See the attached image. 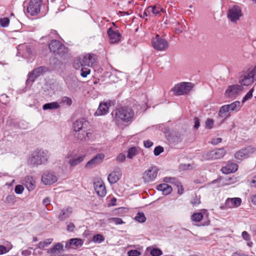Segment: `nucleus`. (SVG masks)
<instances>
[{
    "label": "nucleus",
    "mask_w": 256,
    "mask_h": 256,
    "mask_svg": "<svg viewBox=\"0 0 256 256\" xmlns=\"http://www.w3.org/2000/svg\"><path fill=\"white\" fill-rule=\"evenodd\" d=\"M104 158V154L100 153L97 154L94 157L86 162V167L92 168L94 166L100 164Z\"/></svg>",
    "instance_id": "19"
},
{
    "label": "nucleus",
    "mask_w": 256,
    "mask_h": 256,
    "mask_svg": "<svg viewBox=\"0 0 256 256\" xmlns=\"http://www.w3.org/2000/svg\"><path fill=\"white\" fill-rule=\"evenodd\" d=\"M158 169L156 166L150 168L145 172L148 181H153L156 178Z\"/></svg>",
    "instance_id": "25"
},
{
    "label": "nucleus",
    "mask_w": 256,
    "mask_h": 256,
    "mask_svg": "<svg viewBox=\"0 0 256 256\" xmlns=\"http://www.w3.org/2000/svg\"><path fill=\"white\" fill-rule=\"evenodd\" d=\"M60 38V35L58 33L57 31L54 30H51L50 34L46 36H45L42 37V38H48V39L54 40V38Z\"/></svg>",
    "instance_id": "34"
},
{
    "label": "nucleus",
    "mask_w": 256,
    "mask_h": 256,
    "mask_svg": "<svg viewBox=\"0 0 256 256\" xmlns=\"http://www.w3.org/2000/svg\"><path fill=\"white\" fill-rule=\"evenodd\" d=\"M49 154L47 150L37 148L33 151L28 159V164L31 167H37L44 164L48 162Z\"/></svg>",
    "instance_id": "1"
},
{
    "label": "nucleus",
    "mask_w": 256,
    "mask_h": 256,
    "mask_svg": "<svg viewBox=\"0 0 256 256\" xmlns=\"http://www.w3.org/2000/svg\"><path fill=\"white\" fill-rule=\"evenodd\" d=\"M94 190L100 197H104L106 194V188L104 182L102 180H98L94 182Z\"/></svg>",
    "instance_id": "18"
},
{
    "label": "nucleus",
    "mask_w": 256,
    "mask_h": 256,
    "mask_svg": "<svg viewBox=\"0 0 256 256\" xmlns=\"http://www.w3.org/2000/svg\"><path fill=\"white\" fill-rule=\"evenodd\" d=\"M192 86V83L182 82L176 84L172 89L176 96L184 94L190 92Z\"/></svg>",
    "instance_id": "8"
},
{
    "label": "nucleus",
    "mask_w": 256,
    "mask_h": 256,
    "mask_svg": "<svg viewBox=\"0 0 256 256\" xmlns=\"http://www.w3.org/2000/svg\"><path fill=\"white\" fill-rule=\"evenodd\" d=\"M48 45L50 52L60 58H64L68 52V48L57 40H52Z\"/></svg>",
    "instance_id": "3"
},
{
    "label": "nucleus",
    "mask_w": 256,
    "mask_h": 256,
    "mask_svg": "<svg viewBox=\"0 0 256 256\" xmlns=\"http://www.w3.org/2000/svg\"><path fill=\"white\" fill-rule=\"evenodd\" d=\"M104 236L100 234H97L93 236V241L95 242L101 243L104 242Z\"/></svg>",
    "instance_id": "46"
},
{
    "label": "nucleus",
    "mask_w": 256,
    "mask_h": 256,
    "mask_svg": "<svg viewBox=\"0 0 256 256\" xmlns=\"http://www.w3.org/2000/svg\"><path fill=\"white\" fill-rule=\"evenodd\" d=\"M141 253L136 250H131L128 252V256H140Z\"/></svg>",
    "instance_id": "51"
},
{
    "label": "nucleus",
    "mask_w": 256,
    "mask_h": 256,
    "mask_svg": "<svg viewBox=\"0 0 256 256\" xmlns=\"http://www.w3.org/2000/svg\"><path fill=\"white\" fill-rule=\"evenodd\" d=\"M207 156L209 158L216 160L224 156V150L223 148H218L208 152Z\"/></svg>",
    "instance_id": "22"
},
{
    "label": "nucleus",
    "mask_w": 256,
    "mask_h": 256,
    "mask_svg": "<svg viewBox=\"0 0 256 256\" xmlns=\"http://www.w3.org/2000/svg\"><path fill=\"white\" fill-rule=\"evenodd\" d=\"M242 203V200L239 198H228L225 202V208H237Z\"/></svg>",
    "instance_id": "21"
},
{
    "label": "nucleus",
    "mask_w": 256,
    "mask_h": 256,
    "mask_svg": "<svg viewBox=\"0 0 256 256\" xmlns=\"http://www.w3.org/2000/svg\"><path fill=\"white\" fill-rule=\"evenodd\" d=\"M156 189L158 190L162 191L164 195H168L172 192V188L170 186L166 184H162L156 186Z\"/></svg>",
    "instance_id": "26"
},
{
    "label": "nucleus",
    "mask_w": 256,
    "mask_h": 256,
    "mask_svg": "<svg viewBox=\"0 0 256 256\" xmlns=\"http://www.w3.org/2000/svg\"><path fill=\"white\" fill-rule=\"evenodd\" d=\"M53 241V238H50L45 240L42 242H40L38 244L36 245V248L43 250L46 246H48Z\"/></svg>",
    "instance_id": "33"
},
{
    "label": "nucleus",
    "mask_w": 256,
    "mask_h": 256,
    "mask_svg": "<svg viewBox=\"0 0 256 256\" xmlns=\"http://www.w3.org/2000/svg\"><path fill=\"white\" fill-rule=\"evenodd\" d=\"M256 80V76L250 72L240 76L239 79V83L240 85L248 86L252 84L254 80Z\"/></svg>",
    "instance_id": "11"
},
{
    "label": "nucleus",
    "mask_w": 256,
    "mask_h": 256,
    "mask_svg": "<svg viewBox=\"0 0 256 256\" xmlns=\"http://www.w3.org/2000/svg\"><path fill=\"white\" fill-rule=\"evenodd\" d=\"M16 202V196L14 194L8 195L6 197V202L10 205H12Z\"/></svg>",
    "instance_id": "40"
},
{
    "label": "nucleus",
    "mask_w": 256,
    "mask_h": 256,
    "mask_svg": "<svg viewBox=\"0 0 256 256\" xmlns=\"http://www.w3.org/2000/svg\"><path fill=\"white\" fill-rule=\"evenodd\" d=\"M8 250L5 246L0 245V255L6 253Z\"/></svg>",
    "instance_id": "63"
},
{
    "label": "nucleus",
    "mask_w": 256,
    "mask_h": 256,
    "mask_svg": "<svg viewBox=\"0 0 256 256\" xmlns=\"http://www.w3.org/2000/svg\"><path fill=\"white\" fill-rule=\"evenodd\" d=\"M138 153V150L136 147H132L128 150L127 158L132 159L136 156Z\"/></svg>",
    "instance_id": "35"
},
{
    "label": "nucleus",
    "mask_w": 256,
    "mask_h": 256,
    "mask_svg": "<svg viewBox=\"0 0 256 256\" xmlns=\"http://www.w3.org/2000/svg\"><path fill=\"white\" fill-rule=\"evenodd\" d=\"M89 126L90 122L86 118H80L74 123L73 128L76 132L82 130L84 132Z\"/></svg>",
    "instance_id": "10"
},
{
    "label": "nucleus",
    "mask_w": 256,
    "mask_h": 256,
    "mask_svg": "<svg viewBox=\"0 0 256 256\" xmlns=\"http://www.w3.org/2000/svg\"><path fill=\"white\" fill-rule=\"evenodd\" d=\"M26 185L28 191H32L35 188V181L30 176H27L25 178Z\"/></svg>",
    "instance_id": "30"
},
{
    "label": "nucleus",
    "mask_w": 256,
    "mask_h": 256,
    "mask_svg": "<svg viewBox=\"0 0 256 256\" xmlns=\"http://www.w3.org/2000/svg\"><path fill=\"white\" fill-rule=\"evenodd\" d=\"M62 102L64 104H66L68 106H70L72 104V98L66 96L62 98Z\"/></svg>",
    "instance_id": "47"
},
{
    "label": "nucleus",
    "mask_w": 256,
    "mask_h": 256,
    "mask_svg": "<svg viewBox=\"0 0 256 256\" xmlns=\"http://www.w3.org/2000/svg\"><path fill=\"white\" fill-rule=\"evenodd\" d=\"M238 169V165L236 163L229 161L225 166V174L234 173Z\"/></svg>",
    "instance_id": "27"
},
{
    "label": "nucleus",
    "mask_w": 256,
    "mask_h": 256,
    "mask_svg": "<svg viewBox=\"0 0 256 256\" xmlns=\"http://www.w3.org/2000/svg\"><path fill=\"white\" fill-rule=\"evenodd\" d=\"M222 138H218L212 139L211 142L212 144L216 145V144H219L220 142H222Z\"/></svg>",
    "instance_id": "62"
},
{
    "label": "nucleus",
    "mask_w": 256,
    "mask_h": 256,
    "mask_svg": "<svg viewBox=\"0 0 256 256\" xmlns=\"http://www.w3.org/2000/svg\"><path fill=\"white\" fill-rule=\"evenodd\" d=\"M150 8H149V6H148L147 8L146 9L144 12H143V14H140L139 15V16L142 18H144L145 16H150Z\"/></svg>",
    "instance_id": "54"
},
{
    "label": "nucleus",
    "mask_w": 256,
    "mask_h": 256,
    "mask_svg": "<svg viewBox=\"0 0 256 256\" xmlns=\"http://www.w3.org/2000/svg\"><path fill=\"white\" fill-rule=\"evenodd\" d=\"M149 8H150V12H152L155 16H159L161 15V12H166L165 10L160 6H149Z\"/></svg>",
    "instance_id": "31"
},
{
    "label": "nucleus",
    "mask_w": 256,
    "mask_h": 256,
    "mask_svg": "<svg viewBox=\"0 0 256 256\" xmlns=\"http://www.w3.org/2000/svg\"><path fill=\"white\" fill-rule=\"evenodd\" d=\"M203 218V214L202 212L194 213L192 216V220L196 222H200Z\"/></svg>",
    "instance_id": "39"
},
{
    "label": "nucleus",
    "mask_w": 256,
    "mask_h": 256,
    "mask_svg": "<svg viewBox=\"0 0 256 256\" xmlns=\"http://www.w3.org/2000/svg\"><path fill=\"white\" fill-rule=\"evenodd\" d=\"M134 220L139 222H144L146 220V218L144 212H138L134 218Z\"/></svg>",
    "instance_id": "36"
},
{
    "label": "nucleus",
    "mask_w": 256,
    "mask_h": 256,
    "mask_svg": "<svg viewBox=\"0 0 256 256\" xmlns=\"http://www.w3.org/2000/svg\"><path fill=\"white\" fill-rule=\"evenodd\" d=\"M122 172L119 167L115 168L114 170L110 172L108 177V180L111 184H114L118 182L120 178Z\"/></svg>",
    "instance_id": "17"
},
{
    "label": "nucleus",
    "mask_w": 256,
    "mask_h": 256,
    "mask_svg": "<svg viewBox=\"0 0 256 256\" xmlns=\"http://www.w3.org/2000/svg\"><path fill=\"white\" fill-rule=\"evenodd\" d=\"M236 178L234 176H230L228 174H225V185L232 184L236 182Z\"/></svg>",
    "instance_id": "38"
},
{
    "label": "nucleus",
    "mask_w": 256,
    "mask_h": 256,
    "mask_svg": "<svg viewBox=\"0 0 256 256\" xmlns=\"http://www.w3.org/2000/svg\"><path fill=\"white\" fill-rule=\"evenodd\" d=\"M242 16L240 8L237 5L230 7L227 12V17L232 23L236 24Z\"/></svg>",
    "instance_id": "5"
},
{
    "label": "nucleus",
    "mask_w": 256,
    "mask_h": 256,
    "mask_svg": "<svg viewBox=\"0 0 256 256\" xmlns=\"http://www.w3.org/2000/svg\"><path fill=\"white\" fill-rule=\"evenodd\" d=\"M90 72V70L85 66H82L80 75L83 78H86Z\"/></svg>",
    "instance_id": "43"
},
{
    "label": "nucleus",
    "mask_w": 256,
    "mask_h": 256,
    "mask_svg": "<svg viewBox=\"0 0 256 256\" xmlns=\"http://www.w3.org/2000/svg\"><path fill=\"white\" fill-rule=\"evenodd\" d=\"M9 24L10 19L8 17L0 18V25L2 27H7L8 26Z\"/></svg>",
    "instance_id": "44"
},
{
    "label": "nucleus",
    "mask_w": 256,
    "mask_h": 256,
    "mask_svg": "<svg viewBox=\"0 0 256 256\" xmlns=\"http://www.w3.org/2000/svg\"><path fill=\"white\" fill-rule=\"evenodd\" d=\"M32 254V252L29 250H24L22 252V254L24 256H29Z\"/></svg>",
    "instance_id": "64"
},
{
    "label": "nucleus",
    "mask_w": 256,
    "mask_h": 256,
    "mask_svg": "<svg viewBox=\"0 0 256 256\" xmlns=\"http://www.w3.org/2000/svg\"><path fill=\"white\" fill-rule=\"evenodd\" d=\"M134 116V112L132 108L122 106L116 110L114 120L117 124L120 122H128L132 120Z\"/></svg>",
    "instance_id": "2"
},
{
    "label": "nucleus",
    "mask_w": 256,
    "mask_h": 256,
    "mask_svg": "<svg viewBox=\"0 0 256 256\" xmlns=\"http://www.w3.org/2000/svg\"><path fill=\"white\" fill-rule=\"evenodd\" d=\"M86 131L84 133H78V138L80 140H86Z\"/></svg>",
    "instance_id": "59"
},
{
    "label": "nucleus",
    "mask_w": 256,
    "mask_h": 256,
    "mask_svg": "<svg viewBox=\"0 0 256 256\" xmlns=\"http://www.w3.org/2000/svg\"><path fill=\"white\" fill-rule=\"evenodd\" d=\"M242 107L240 101H235L230 104L225 105V116L230 112H238Z\"/></svg>",
    "instance_id": "23"
},
{
    "label": "nucleus",
    "mask_w": 256,
    "mask_h": 256,
    "mask_svg": "<svg viewBox=\"0 0 256 256\" xmlns=\"http://www.w3.org/2000/svg\"><path fill=\"white\" fill-rule=\"evenodd\" d=\"M107 34L110 40V44H118L121 41L122 37V34L116 28H114L112 27L109 28L107 30Z\"/></svg>",
    "instance_id": "9"
},
{
    "label": "nucleus",
    "mask_w": 256,
    "mask_h": 256,
    "mask_svg": "<svg viewBox=\"0 0 256 256\" xmlns=\"http://www.w3.org/2000/svg\"><path fill=\"white\" fill-rule=\"evenodd\" d=\"M42 180L45 184H51L57 181V178L54 174L47 172L42 174Z\"/></svg>",
    "instance_id": "20"
},
{
    "label": "nucleus",
    "mask_w": 256,
    "mask_h": 256,
    "mask_svg": "<svg viewBox=\"0 0 256 256\" xmlns=\"http://www.w3.org/2000/svg\"><path fill=\"white\" fill-rule=\"evenodd\" d=\"M73 212V209L70 206H67L63 208L61 210V212L58 218L60 221H64L66 219L69 218L72 215Z\"/></svg>",
    "instance_id": "24"
},
{
    "label": "nucleus",
    "mask_w": 256,
    "mask_h": 256,
    "mask_svg": "<svg viewBox=\"0 0 256 256\" xmlns=\"http://www.w3.org/2000/svg\"><path fill=\"white\" fill-rule=\"evenodd\" d=\"M200 196H198L196 195L190 202L191 204L193 206H197L200 204Z\"/></svg>",
    "instance_id": "50"
},
{
    "label": "nucleus",
    "mask_w": 256,
    "mask_h": 256,
    "mask_svg": "<svg viewBox=\"0 0 256 256\" xmlns=\"http://www.w3.org/2000/svg\"><path fill=\"white\" fill-rule=\"evenodd\" d=\"M186 26L184 24H180V22H178L175 28V32L177 34H180L182 33L186 30Z\"/></svg>",
    "instance_id": "37"
},
{
    "label": "nucleus",
    "mask_w": 256,
    "mask_h": 256,
    "mask_svg": "<svg viewBox=\"0 0 256 256\" xmlns=\"http://www.w3.org/2000/svg\"><path fill=\"white\" fill-rule=\"evenodd\" d=\"M48 70V68L44 66H40L34 68L28 75V78L26 80V84H32L40 76L42 75Z\"/></svg>",
    "instance_id": "7"
},
{
    "label": "nucleus",
    "mask_w": 256,
    "mask_h": 256,
    "mask_svg": "<svg viewBox=\"0 0 256 256\" xmlns=\"http://www.w3.org/2000/svg\"><path fill=\"white\" fill-rule=\"evenodd\" d=\"M50 198L49 197L45 198L42 200V204L46 206H47L48 205L50 204Z\"/></svg>",
    "instance_id": "60"
},
{
    "label": "nucleus",
    "mask_w": 256,
    "mask_h": 256,
    "mask_svg": "<svg viewBox=\"0 0 256 256\" xmlns=\"http://www.w3.org/2000/svg\"><path fill=\"white\" fill-rule=\"evenodd\" d=\"M177 187L178 188V193L181 195L184 193V188L180 182H178Z\"/></svg>",
    "instance_id": "56"
},
{
    "label": "nucleus",
    "mask_w": 256,
    "mask_h": 256,
    "mask_svg": "<svg viewBox=\"0 0 256 256\" xmlns=\"http://www.w3.org/2000/svg\"><path fill=\"white\" fill-rule=\"evenodd\" d=\"M144 146L146 148H150L153 145V142L150 140H146L144 142Z\"/></svg>",
    "instance_id": "61"
},
{
    "label": "nucleus",
    "mask_w": 256,
    "mask_h": 256,
    "mask_svg": "<svg viewBox=\"0 0 256 256\" xmlns=\"http://www.w3.org/2000/svg\"><path fill=\"white\" fill-rule=\"evenodd\" d=\"M242 236L244 240L246 241H249L250 240V236L247 232H242Z\"/></svg>",
    "instance_id": "57"
},
{
    "label": "nucleus",
    "mask_w": 256,
    "mask_h": 256,
    "mask_svg": "<svg viewBox=\"0 0 256 256\" xmlns=\"http://www.w3.org/2000/svg\"><path fill=\"white\" fill-rule=\"evenodd\" d=\"M64 250V245L62 243L58 242L48 249L47 253L50 254V256H62Z\"/></svg>",
    "instance_id": "15"
},
{
    "label": "nucleus",
    "mask_w": 256,
    "mask_h": 256,
    "mask_svg": "<svg viewBox=\"0 0 256 256\" xmlns=\"http://www.w3.org/2000/svg\"><path fill=\"white\" fill-rule=\"evenodd\" d=\"M86 157V154H80L78 156H76V154H72L68 155V162L70 168H74L82 163Z\"/></svg>",
    "instance_id": "12"
},
{
    "label": "nucleus",
    "mask_w": 256,
    "mask_h": 256,
    "mask_svg": "<svg viewBox=\"0 0 256 256\" xmlns=\"http://www.w3.org/2000/svg\"><path fill=\"white\" fill-rule=\"evenodd\" d=\"M164 150V148L159 146H156L154 150V154L156 156H158L160 155L161 153H162Z\"/></svg>",
    "instance_id": "49"
},
{
    "label": "nucleus",
    "mask_w": 256,
    "mask_h": 256,
    "mask_svg": "<svg viewBox=\"0 0 256 256\" xmlns=\"http://www.w3.org/2000/svg\"><path fill=\"white\" fill-rule=\"evenodd\" d=\"M24 190V186L22 185L18 184L14 188L15 192L17 194H21Z\"/></svg>",
    "instance_id": "52"
},
{
    "label": "nucleus",
    "mask_w": 256,
    "mask_h": 256,
    "mask_svg": "<svg viewBox=\"0 0 256 256\" xmlns=\"http://www.w3.org/2000/svg\"><path fill=\"white\" fill-rule=\"evenodd\" d=\"M242 90L243 87L241 85L233 84L229 86L225 91V94H227L230 98H236Z\"/></svg>",
    "instance_id": "14"
},
{
    "label": "nucleus",
    "mask_w": 256,
    "mask_h": 256,
    "mask_svg": "<svg viewBox=\"0 0 256 256\" xmlns=\"http://www.w3.org/2000/svg\"><path fill=\"white\" fill-rule=\"evenodd\" d=\"M110 222H113L116 224H122L124 223L122 218H110L108 219Z\"/></svg>",
    "instance_id": "45"
},
{
    "label": "nucleus",
    "mask_w": 256,
    "mask_h": 256,
    "mask_svg": "<svg viewBox=\"0 0 256 256\" xmlns=\"http://www.w3.org/2000/svg\"><path fill=\"white\" fill-rule=\"evenodd\" d=\"M42 0H30L26 4L24 2V7L26 6V12L32 16L38 15L40 12L42 6Z\"/></svg>",
    "instance_id": "4"
},
{
    "label": "nucleus",
    "mask_w": 256,
    "mask_h": 256,
    "mask_svg": "<svg viewBox=\"0 0 256 256\" xmlns=\"http://www.w3.org/2000/svg\"><path fill=\"white\" fill-rule=\"evenodd\" d=\"M111 100L101 102L94 115L99 116L106 114L108 112L109 108L111 106Z\"/></svg>",
    "instance_id": "16"
},
{
    "label": "nucleus",
    "mask_w": 256,
    "mask_h": 256,
    "mask_svg": "<svg viewBox=\"0 0 256 256\" xmlns=\"http://www.w3.org/2000/svg\"><path fill=\"white\" fill-rule=\"evenodd\" d=\"M248 148H242L235 154L234 157L237 160H242L247 158L248 156Z\"/></svg>",
    "instance_id": "28"
},
{
    "label": "nucleus",
    "mask_w": 256,
    "mask_h": 256,
    "mask_svg": "<svg viewBox=\"0 0 256 256\" xmlns=\"http://www.w3.org/2000/svg\"><path fill=\"white\" fill-rule=\"evenodd\" d=\"M94 56H95L94 54H89L78 56L77 60L80 64L81 66H92L94 63L92 58Z\"/></svg>",
    "instance_id": "13"
},
{
    "label": "nucleus",
    "mask_w": 256,
    "mask_h": 256,
    "mask_svg": "<svg viewBox=\"0 0 256 256\" xmlns=\"http://www.w3.org/2000/svg\"><path fill=\"white\" fill-rule=\"evenodd\" d=\"M60 106L57 102H52L46 103L43 105L42 108L44 110H56L60 108Z\"/></svg>",
    "instance_id": "32"
},
{
    "label": "nucleus",
    "mask_w": 256,
    "mask_h": 256,
    "mask_svg": "<svg viewBox=\"0 0 256 256\" xmlns=\"http://www.w3.org/2000/svg\"><path fill=\"white\" fill-rule=\"evenodd\" d=\"M116 160L118 162H123L126 160V156L124 154L120 153L116 156Z\"/></svg>",
    "instance_id": "53"
},
{
    "label": "nucleus",
    "mask_w": 256,
    "mask_h": 256,
    "mask_svg": "<svg viewBox=\"0 0 256 256\" xmlns=\"http://www.w3.org/2000/svg\"><path fill=\"white\" fill-rule=\"evenodd\" d=\"M214 120L212 118H208L206 121V126L207 128L212 129L214 128Z\"/></svg>",
    "instance_id": "48"
},
{
    "label": "nucleus",
    "mask_w": 256,
    "mask_h": 256,
    "mask_svg": "<svg viewBox=\"0 0 256 256\" xmlns=\"http://www.w3.org/2000/svg\"><path fill=\"white\" fill-rule=\"evenodd\" d=\"M150 254L152 256H160L162 254V252L158 248H152L150 251Z\"/></svg>",
    "instance_id": "42"
},
{
    "label": "nucleus",
    "mask_w": 256,
    "mask_h": 256,
    "mask_svg": "<svg viewBox=\"0 0 256 256\" xmlns=\"http://www.w3.org/2000/svg\"><path fill=\"white\" fill-rule=\"evenodd\" d=\"M194 128L196 130L198 129L200 126V122L199 118L197 117H195L194 118Z\"/></svg>",
    "instance_id": "58"
},
{
    "label": "nucleus",
    "mask_w": 256,
    "mask_h": 256,
    "mask_svg": "<svg viewBox=\"0 0 256 256\" xmlns=\"http://www.w3.org/2000/svg\"><path fill=\"white\" fill-rule=\"evenodd\" d=\"M254 91V88H251L248 92L244 96L242 100V103H244L246 100L251 99L252 97V93Z\"/></svg>",
    "instance_id": "41"
},
{
    "label": "nucleus",
    "mask_w": 256,
    "mask_h": 256,
    "mask_svg": "<svg viewBox=\"0 0 256 256\" xmlns=\"http://www.w3.org/2000/svg\"><path fill=\"white\" fill-rule=\"evenodd\" d=\"M152 44L154 48L157 51L166 50L169 46L168 42L158 34L152 38Z\"/></svg>",
    "instance_id": "6"
},
{
    "label": "nucleus",
    "mask_w": 256,
    "mask_h": 256,
    "mask_svg": "<svg viewBox=\"0 0 256 256\" xmlns=\"http://www.w3.org/2000/svg\"><path fill=\"white\" fill-rule=\"evenodd\" d=\"M83 244V241L80 238H71L69 240V242L66 243V248L68 249L70 248L71 246H82Z\"/></svg>",
    "instance_id": "29"
},
{
    "label": "nucleus",
    "mask_w": 256,
    "mask_h": 256,
    "mask_svg": "<svg viewBox=\"0 0 256 256\" xmlns=\"http://www.w3.org/2000/svg\"><path fill=\"white\" fill-rule=\"evenodd\" d=\"M76 228L75 225L72 222H70L66 226V230L69 232H72Z\"/></svg>",
    "instance_id": "55"
}]
</instances>
